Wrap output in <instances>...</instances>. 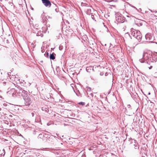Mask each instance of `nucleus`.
I'll list each match as a JSON object with an SVG mask.
<instances>
[{
  "label": "nucleus",
  "instance_id": "nucleus-1",
  "mask_svg": "<svg viewBox=\"0 0 157 157\" xmlns=\"http://www.w3.org/2000/svg\"><path fill=\"white\" fill-rule=\"evenodd\" d=\"M131 30L132 32V35L136 38L138 40L141 39L142 36L139 31L134 30L133 28H132Z\"/></svg>",
  "mask_w": 157,
  "mask_h": 157
},
{
  "label": "nucleus",
  "instance_id": "nucleus-2",
  "mask_svg": "<svg viewBox=\"0 0 157 157\" xmlns=\"http://www.w3.org/2000/svg\"><path fill=\"white\" fill-rule=\"evenodd\" d=\"M116 21L118 23H122L124 22L123 17L122 16L121 14L117 13L116 14Z\"/></svg>",
  "mask_w": 157,
  "mask_h": 157
},
{
  "label": "nucleus",
  "instance_id": "nucleus-3",
  "mask_svg": "<svg viewBox=\"0 0 157 157\" xmlns=\"http://www.w3.org/2000/svg\"><path fill=\"white\" fill-rule=\"evenodd\" d=\"M19 93H20L21 95L23 96L24 100H25L26 97H28V93L27 92L23 89H21L19 91Z\"/></svg>",
  "mask_w": 157,
  "mask_h": 157
},
{
  "label": "nucleus",
  "instance_id": "nucleus-4",
  "mask_svg": "<svg viewBox=\"0 0 157 157\" xmlns=\"http://www.w3.org/2000/svg\"><path fill=\"white\" fill-rule=\"evenodd\" d=\"M42 3L46 7H50L51 4L49 0H41Z\"/></svg>",
  "mask_w": 157,
  "mask_h": 157
},
{
  "label": "nucleus",
  "instance_id": "nucleus-5",
  "mask_svg": "<svg viewBox=\"0 0 157 157\" xmlns=\"http://www.w3.org/2000/svg\"><path fill=\"white\" fill-rule=\"evenodd\" d=\"M25 101V105H30L31 102V100L28 97H26V99L24 100Z\"/></svg>",
  "mask_w": 157,
  "mask_h": 157
},
{
  "label": "nucleus",
  "instance_id": "nucleus-6",
  "mask_svg": "<svg viewBox=\"0 0 157 157\" xmlns=\"http://www.w3.org/2000/svg\"><path fill=\"white\" fill-rule=\"evenodd\" d=\"M133 144V147L135 149H137L139 148V147L137 145V143L136 142L135 140H133V142H132L131 143V144Z\"/></svg>",
  "mask_w": 157,
  "mask_h": 157
},
{
  "label": "nucleus",
  "instance_id": "nucleus-7",
  "mask_svg": "<svg viewBox=\"0 0 157 157\" xmlns=\"http://www.w3.org/2000/svg\"><path fill=\"white\" fill-rule=\"evenodd\" d=\"M54 55L55 54L53 53L50 54V58L51 59L54 60L55 59Z\"/></svg>",
  "mask_w": 157,
  "mask_h": 157
},
{
  "label": "nucleus",
  "instance_id": "nucleus-8",
  "mask_svg": "<svg viewBox=\"0 0 157 157\" xmlns=\"http://www.w3.org/2000/svg\"><path fill=\"white\" fill-rule=\"evenodd\" d=\"M87 13L88 14H90L91 13V10L90 8H88L87 9Z\"/></svg>",
  "mask_w": 157,
  "mask_h": 157
},
{
  "label": "nucleus",
  "instance_id": "nucleus-9",
  "mask_svg": "<svg viewBox=\"0 0 157 157\" xmlns=\"http://www.w3.org/2000/svg\"><path fill=\"white\" fill-rule=\"evenodd\" d=\"M42 109L43 110H44L45 111L47 112L48 111V109L47 108H42Z\"/></svg>",
  "mask_w": 157,
  "mask_h": 157
},
{
  "label": "nucleus",
  "instance_id": "nucleus-10",
  "mask_svg": "<svg viewBox=\"0 0 157 157\" xmlns=\"http://www.w3.org/2000/svg\"><path fill=\"white\" fill-rule=\"evenodd\" d=\"M43 135L42 134H39V135L38 136V137L40 138H42V137H43Z\"/></svg>",
  "mask_w": 157,
  "mask_h": 157
},
{
  "label": "nucleus",
  "instance_id": "nucleus-11",
  "mask_svg": "<svg viewBox=\"0 0 157 157\" xmlns=\"http://www.w3.org/2000/svg\"><path fill=\"white\" fill-rule=\"evenodd\" d=\"M91 17L93 20H94V17L93 15H91Z\"/></svg>",
  "mask_w": 157,
  "mask_h": 157
},
{
  "label": "nucleus",
  "instance_id": "nucleus-12",
  "mask_svg": "<svg viewBox=\"0 0 157 157\" xmlns=\"http://www.w3.org/2000/svg\"><path fill=\"white\" fill-rule=\"evenodd\" d=\"M79 104H81L82 105H84V103L83 102H80L79 103Z\"/></svg>",
  "mask_w": 157,
  "mask_h": 157
},
{
  "label": "nucleus",
  "instance_id": "nucleus-13",
  "mask_svg": "<svg viewBox=\"0 0 157 157\" xmlns=\"http://www.w3.org/2000/svg\"><path fill=\"white\" fill-rule=\"evenodd\" d=\"M107 2H110L112 1V0H105Z\"/></svg>",
  "mask_w": 157,
  "mask_h": 157
},
{
  "label": "nucleus",
  "instance_id": "nucleus-14",
  "mask_svg": "<svg viewBox=\"0 0 157 157\" xmlns=\"http://www.w3.org/2000/svg\"><path fill=\"white\" fill-rule=\"evenodd\" d=\"M32 116H33H33H34V113H32Z\"/></svg>",
  "mask_w": 157,
  "mask_h": 157
},
{
  "label": "nucleus",
  "instance_id": "nucleus-15",
  "mask_svg": "<svg viewBox=\"0 0 157 157\" xmlns=\"http://www.w3.org/2000/svg\"><path fill=\"white\" fill-rule=\"evenodd\" d=\"M103 74L102 73H100V75H103Z\"/></svg>",
  "mask_w": 157,
  "mask_h": 157
},
{
  "label": "nucleus",
  "instance_id": "nucleus-16",
  "mask_svg": "<svg viewBox=\"0 0 157 157\" xmlns=\"http://www.w3.org/2000/svg\"><path fill=\"white\" fill-rule=\"evenodd\" d=\"M152 68V66H150L149 67V69H151V68Z\"/></svg>",
  "mask_w": 157,
  "mask_h": 157
},
{
  "label": "nucleus",
  "instance_id": "nucleus-17",
  "mask_svg": "<svg viewBox=\"0 0 157 157\" xmlns=\"http://www.w3.org/2000/svg\"><path fill=\"white\" fill-rule=\"evenodd\" d=\"M0 157H2V155L1 154L0 155Z\"/></svg>",
  "mask_w": 157,
  "mask_h": 157
},
{
  "label": "nucleus",
  "instance_id": "nucleus-18",
  "mask_svg": "<svg viewBox=\"0 0 157 157\" xmlns=\"http://www.w3.org/2000/svg\"><path fill=\"white\" fill-rule=\"evenodd\" d=\"M140 62H141V63L144 62L142 60H140Z\"/></svg>",
  "mask_w": 157,
  "mask_h": 157
},
{
  "label": "nucleus",
  "instance_id": "nucleus-19",
  "mask_svg": "<svg viewBox=\"0 0 157 157\" xmlns=\"http://www.w3.org/2000/svg\"><path fill=\"white\" fill-rule=\"evenodd\" d=\"M148 94V95H150V92H149Z\"/></svg>",
  "mask_w": 157,
  "mask_h": 157
},
{
  "label": "nucleus",
  "instance_id": "nucleus-20",
  "mask_svg": "<svg viewBox=\"0 0 157 157\" xmlns=\"http://www.w3.org/2000/svg\"><path fill=\"white\" fill-rule=\"evenodd\" d=\"M132 7L135 8H136V7H134V6H132Z\"/></svg>",
  "mask_w": 157,
  "mask_h": 157
},
{
  "label": "nucleus",
  "instance_id": "nucleus-21",
  "mask_svg": "<svg viewBox=\"0 0 157 157\" xmlns=\"http://www.w3.org/2000/svg\"><path fill=\"white\" fill-rule=\"evenodd\" d=\"M63 137V136H62V137Z\"/></svg>",
  "mask_w": 157,
  "mask_h": 157
},
{
  "label": "nucleus",
  "instance_id": "nucleus-22",
  "mask_svg": "<svg viewBox=\"0 0 157 157\" xmlns=\"http://www.w3.org/2000/svg\"><path fill=\"white\" fill-rule=\"evenodd\" d=\"M89 89L90 90V89H91V88H89Z\"/></svg>",
  "mask_w": 157,
  "mask_h": 157
}]
</instances>
